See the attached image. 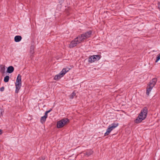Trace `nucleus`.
Segmentation results:
<instances>
[{
    "mask_svg": "<svg viewBox=\"0 0 160 160\" xmlns=\"http://www.w3.org/2000/svg\"><path fill=\"white\" fill-rule=\"evenodd\" d=\"M92 34V32L89 31L85 33L78 36L76 38L72 41L69 45V47L73 48L81 43H82L90 38Z\"/></svg>",
    "mask_w": 160,
    "mask_h": 160,
    "instance_id": "f257e3e1",
    "label": "nucleus"
},
{
    "mask_svg": "<svg viewBox=\"0 0 160 160\" xmlns=\"http://www.w3.org/2000/svg\"><path fill=\"white\" fill-rule=\"evenodd\" d=\"M148 111V109L146 107L142 109L138 116L135 120V122L138 123L145 119L146 118Z\"/></svg>",
    "mask_w": 160,
    "mask_h": 160,
    "instance_id": "f03ea898",
    "label": "nucleus"
},
{
    "mask_svg": "<svg viewBox=\"0 0 160 160\" xmlns=\"http://www.w3.org/2000/svg\"><path fill=\"white\" fill-rule=\"evenodd\" d=\"M157 82V78H154L149 82L147 87L146 94L147 95H149L150 92L153 87L155 86Z\"/></svg>",
    "mask_w": 160,
    "mask_h": 160,
    "instance_id": "7ed1b4c3",
    "label": "nucleus"
},
{
    "mask_svg": "<svg viewBox=\"0 0 160 160\" xmlns=\"http://www.w3.org/2000/svg\"><path fill=\"white\" fill-rule=\"evenodd\" d=\"M22 85L21 76L18 74L15 82V92L16 93H18L19 90L20 89Z\"/></svg>",
    "mask_w": 160,
    "mask_h": 160,
    "instance_id": "20e7f679",
    "label": "nucleus"
},
{
    "mask_svg": "<svg viewBox=\"0 0 160 160\" xmlns=\"http://www.w3.org/2000/svg\"><path fill=\"white\" fill-rule=\"evenodd\" d=\"M70 70L69 68H65L62 69V71L59 74L55 75L54 77V79L56 80H58L60 79L62 77L68 72Z\"/></svg>",
    "mask_w": 160,
    "mask_h": 160,
    "instance_id": "39448f33",
    "label": "nucleus"
},
{
    "mask_svg": "<svg viewBox=\"0 0 160 160\" xmlns=\"http://www.w3.org/2000/svg\"><path fill=\"white\" fill-rule=\"evenodd\" d=\"M69 122V120L67 118H63L58 122L57 127L58 128H61L66 125Z\"/></svg>",
    "mask_w": 160,
    "mask_h": 160,
    "instance_id": "423d86ee",
    "label": "nucleus"
},
{
    "mask_svg": "<svg viewBox=\"0 0 160 160\" xmlns=\"http://www.w3.org/2000/svg\"><path fill=\"white\" fill-rule=\"evenodd\" d=\"M118 125V123H113L110 125L108 128L106 132L104 134V136H107L115 128L117 127Z\"/></svg>",
    "mask_w": 160,
    "mask_h": 160,
    "instance_id": "0eeeda50",
    "label": "nucleus"
},
{
    "mask_svg": "<svg viewBox=\"0 0 160 160\" xmlns=\"http://www.w3.org/2000/svg\"><path fill=\"white\" fill-rule=\"evenodd\" d=\"M100 58V56L98 55L91 56L88 58L89 62L92 63L98 61Z\"/></svg>",
    "mask_w": 160,
    "mask_h": 160,
    "instance_id": "6e6552de",
    "label": "nucleus"
},
{
    "mask_svg": "<svg viewBox=\"0 0 160 160\" xmlns=\"http://www.w3.org/2000/svg\"><path fill=\"white\" fill-rule=\"evenodd\" d=\"M22 38L20 36H16L14 37V41L16 42H19L21 40Z\"/></svg>",
    "mask_w": 160,
    "mask_h": 160,
    "instance_id": "1a4fd4ad",
    "label": "nucleus"
},
{
    "mask_svg": "<svg viewBox=\"0 0 160 160\" xmlns=\"http://www.w3.org/2000/svg\"><path fill=\"white\" fill-rule=\"evenodd\" d=\"M14 70V68L12 66H10L8 68L7 72L9 73H11Z\"/></svg>",
    "mask_w": 160,
    "mask_h": 160,
    "instance_id": "9d476101",
    "label": "nucleus"
},
{
    "mask_svg": "<svg viewBox=\"0 0 160 160\" xmlns=\"http://www.w3.org/2000/svg\"><path fill=\"white\" fill-rule=\"evenodd\" d=\"M48 116L45 115L43 116L41 118V122L42 123H44L47 118Z\"/></svg>",
    "mask_w": 160,
    "mask_h": 160,
    "instance_id": "9b49d317",
    "label": "nucleus"
},
{
    "mask_svg": "<svg viewBox=\"0 0 160 160\" xmlns=\"http://www.w3.org/2000/svg\"><path fill=\"white\" fill-rule=\"evenodd\" d=\"M5 66L2 65H0V72L2 73H5Z\"/></svg>",
    "mask_w": 160,
    "mask_h": 160,
    "instance_id": "f8f14e48",
    "label": "nucleus"
},
{
    "mask_svg": "<svg viewBox=\"0 0 160 160\" xmlns=\"http://www.w3.org/2000/svg\"><path fill=\"white\" fill-rule=\"evenodd\" d=\"M30 53L31 55L33 54L34 52V47L33 46H32L30 47Z\"/></svg>",
    "mask_w": 160,
    "mask_h": 160,
    "instance_id": "ddd939ff",
    "label": "nucleus"
},
{
    "mask_svg": "<svg viewBox=\"0 0 160 160\" xmlns=\"http://www.w3.org/2000/svg\"><path fill=\"white\" fill-rule=\"evenodd\" d=\"M9 77L8 76H6L4 78V81L5 82H8L9 79Z\"/></svg>",
    "mask_w": 160,
    "mask_h": 160,
    "instance_id": "4468645a",
    "label": "nucleus"
},
{
    "mask_svg": "<svg viewBox=\"0 0 160 160\" xmlns=\"http://www.w3.org/2000/svg\"><path fill=\"white\" fill-rule=\"evenodd\" d=\"M92 153L93 151L92 150H90V151L86 152L85 153V154H86V155L88 156L92 154Z\"/></svg>",
    "mask_w": 160,
    "mask_h": 160,
    "instance_id": "2eb2a0df",
    "label": "nucleus"
},
{
    "mask_svg": "<svg viewBox=\"0 0 160 160\" xmlns=\"http://www.w3.org/2000/svg\"><path fill=\"white\" fill-rule=\"evenodd\" d=\"M76 95V93L75 92H73L72 94L70 96V98H71V99H72L74 97V96H75Z\"/></svg>",
    "mask_w": 160,
    "mask_h": 160,
    "instance_id": "dca6fc26",
    "label": "nucleus"
},
{
    "mask_svg": "<svg viewBox=\"0 0 160 160\" xmlns=\"http://www.w3.org/2000/svg\"><path fill=\"white\" fill-rule=\"evenodd\" d=\"M160 59V53L158 55L155 62H157Z\"/></svg>",
    "mask_w": 160,
    "mask_h": 160,
    "instance_id": "f3484780",
    "label": "nucleus"
},
{
    "mask_svg": "<svg viewBox=\"0 0 160 160\" xmlns=\"http://www.w3.org/2000/svg\"><path fill=\"white\" fill-rule=\"evenodd\" d=\"M52 110V109H50V110H49L48 111H47L45 112V115L46 116H48V113H49Z\"/></svg>",
    "mask_w": 160,
    "mask_h": 160,
    "instance_id": "a211bd4d",
    "label": "nucleus"
},
{
    "mask_svg": "<svg viewBox=\"0 0 160 160\" xmlns=\"http://www.w3.org/2000/svg\"><path fill=\"white\" fill-rule=\"evenodd\" d=\"M3 112V110L2 109H0V117L2 115V112Z\"/></svg>",
    "mask_w": 160,
    "mask_h": 160,
    "instance_id": "6ab92c4d",
    "label": "nucleus"
},
{
    "mask_svg": "<svg viewBox=\"0 0 160 160\" xmlns=\"http://www.w3.org/2000/svg\"><path fill=\"white\" fill-rule=\"evenodd\" d=\"M4 87H2L0 88V91L1 92H2L4 91Z\"/></svg>",
    "mask_w": 160,
    "mask_h": 160,
    "instance_id": "aec40b11",
    "label": "nucleus"
},
{
    "mask_svg": "<svg viewBox=\"0 0 160 160\" xmlns=\"http://www.w3.org/2000/svg\"><path fill=\"white\" fill-rule=\"evenodd\" d=\"M158 8L160 9V2H158Z\"/></svg>",
    "mask_w": 160,
    "mask_h": 160,
    "instance_id": "412c9836",
    "label": "nucleus"
},
{
    "mask_svg": "<svg viewBox=\"0 0 160 160\" xmlns=\"http://www.w3.org/2000/svg\"><path fill=\"white\" fill-rule=\"evenodd\" d=\"M39 160H44V159L43 158H41Z\"/></svg>",
    "mask_w": 160,
    "mask_h": 160,
    "instance_id": "4be33fe9",
    "label": "nucleus"
},
{
    "mask_svg": "<svg viewBox=\"0 0 160 160\" xmlns=\"http://www.w3.org/2000/svg\"><path fill=\"white\" fill-rule=\"evenodd\" d=\"M2 131L1 130H0V135L2 133Z\"/></svg>",
    "mask_w": 160,
    "mask_h": 160,
    "instance_id": "5701e85b",
    "label": "nucleus"
}]
</instances>
